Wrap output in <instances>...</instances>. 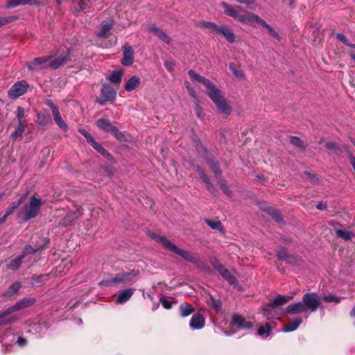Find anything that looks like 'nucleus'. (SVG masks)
<instances>
[{
    "label": "nucleus",
    "mask_w": 355,
    "mask_h": 355,
    "mask_svg": "<svg viewBox=\"0 0 355 355\" xmlns=\"http://www.w3.org/2000/svg\"><path fill=\"white\" fill-rule=\"evenodd\" d=\"M149 236L156 242L161 244L166 250L173 252L174 253L181 256L189 261L193 263L196 261V257L192 253L180 249L178 246L168 241L166 237L157 235L155 233H150Z\"/></svg>",
    "instance_id": "obj_2"
},
{
    "label": "nucleus",
    "mask_w": 355,
    "mask_h": 355,
    "mask_svg": "<svg viewBox=\"0 0 355 355\" xmlns=\"http://www.w3.org/2000/svg\"><path fill=\"white\" fill-rule=\"evenodd\" d=\"M29 85L26 80L17 81L8 90V96L10 98L16 99L24 95Z\"/></svg>",
    "instance_id": "obj_9"
},
{
    "label": "nucleus",
    "mask_w": 355,
    "mask_h": 355,
    "mask_svg": "<svg viewBox=\"0 0 355 355\" xmlns=\"http://www.w3.org/2000/svg\"><path fill=\"white\" fill-rule=\"evenodd\" d=\"M198 175H200L202 180L207 184L208 189H211V184H210L209 180L208 177L205 175L204 171L200 168H198L197 169Z\"/></svg>",
    "instance_id": "obj_41"
},
{
    "label": "nucleus",
    "mask_w": 355,
    "mask_h": 355,
    "mask_svg": "<svg viewBox=\"0 0 355 355\" xmlns=\"http://www.w3.org/2000/svg\"><path fill=\"white\" fill-rule=\"evenodd\" d=\"M189 326L193 329H201L205 326V318L202 314L197 313L193 315Z\"/></svg>",
    "instance_id": "obj_19"
},
{
    "label": "nucleus",
    "mask_w": 355,
    "mask_h": 355,
    "mask_svg": "<svg viewBox=\"0 0 355 355\" xmlns=\"http://www.w3.org/2000/svg\"><path fill=\"white\" fill-rule=\"evenodd\" d=\"M48 243L49 239L44 238L42 240V245H39L35 248H33L31 245H27L25 246L23 254L21 255H24V257H25L26 254L36 253L38 251L42 250L44 245H46Z\"/></svg>",
    "instance_id": "obj_23"
},
{
    "label": "nucleus",
    "mask_w": 355,
    "mask_h": 355,
    "mask_svg": "<svg viewBox=\"0 0 355 355\" xmlns=\"http://www.w3.org/2000/svg\"><path fill=\"white\" fill-rule=\"evenodd\" d=\"M35 302V299L29 297L24 298L17 302L15 305L10 308L15 312L21 309L27 308L33 305Z\"/></svg>",
    "instance_id": "obj_21"
},
{
    "label": "nucleus",
    "mask_w": 355,
    "mask_h": 355,
    "mask_svg": "<svg viewBox=\"0 0 355 355\" xmlns=\"http://www.w3.org/2000/svg\"><path fill=\"white\" fill-rule=\"evenodd\" d=\"M277 256L279 259L286 260L288 257L287 250L286 248H282L277 252Z\"/></svg>",
    "instance_id": "obj_46"
},
{
    "label": "nucleus",
    "mask_w": 355,
    "mask_h": 355,
    "mask_svg": "<svg viewBox=\"0 0 355 355\" xmlns=\"http://www.w3.org/2000/svg\"><path fill=\"white\" fill-rule=\"evenodd\" d=\"M21 288V284L19 282H16L13 283L9 288H8L6 295L11 296L15 294Z\"/></svg>",
    "instance_id": "obj_37"
},
{
    "label": "nucleus",
    "mask_w": 355,
    "mask_h": 355,
    "mask_svg": "<svg viewBox=\"0 0 355 355\" xmlns=\"http://www.w3.org/2000/svg\"><path fill=\"white\" fill-rule=\"evenodd\" d=\"M113 26L112 21L102 23L101 24L99 31L97 33V35L100 37H106L108 36L110 30Z\"/></svg>",
    "instance_id": "obj_28"
},
{
    "label": "nucleus",
    "mask_w": 355,
    "mask_h": 355,
    "mask_svg": "<svg viewBox=\"0 0 355 355\" xmlns=\"http://www.w3.org/2000/svg\"><path fill=\"white\" fill-rule=\"evenodd\" d=\"M180 312L182 317H187L194 312L193 306L187 303H182L180 305Z\"/></svg>",
    "instance_id": "obj_32"
},
{
    "label": "nucleus",
    "mask_w": 355,
    "mask_h": 355,
    "mask_svg": "<svg viewBox=\"0 0 355 355\" xmlns=\"http://www.w3.org/2000/svg\"><path fill=\"white\" fill-rule=\"evenodd\" d=\"M210 167L213 171V173L216 175V176H220V171L218 166V164L215 162H211L210 163Z\"/></svg>",
    "instance_id": "obj_49"
},
{
    "label": "nucleus",
    "mask_w": 355,
    "mask_h": 355,
    "mask_svg": "<svg viewBox=\"0 0 355 355\" xmlns=\"http://www.w3.org/2000/svg\"><path fill=\"white\" fill-rule=\"evenodd\" d=\"M232 324L239 329H250L252 327L250 322L247 321L244 318L238 314H234L232 316Z\"/></svg>",
    "instance_id": "obj_18"
},
{
    "label": "nucleus",
    "mask_w": 355,
    "mask_h": 355,
    "mask_svg": "<svg viewBox=\"0 0 355 355\" xmlns=\"http://www.w3.org/2000/svg\"><path fill=\"white\" fill-rule=\"evenodd\" d=\"M235 1H237L238 3H244L246 5H250V4L253 3V1L252 0H235Z\"/></svg>",
    "instance_id": "obj_63"
},
{
    "label": "nucleus",
    "mask_w": 355,
    "mask_h": 355,
    "mask_svg": "<svg viewBox=\"0 0 355 355\" xmlns=\"http://www.w3.org/2000/svg\"><path fill=\"white\" fill-rule=\"evenodd\" d=\"M207 304L215 309V310L218 312L221 309V302L220 301L215 299L213 297H210L209 299L207 300Z\"/></svg>",
    "instance_id": "obj_38"
},
{
    "label": "nucleus",
    "mask_w": 355,
    "mask_h": 355,
    "mask_svg": "<svg viewBox=\"0 0 355 355\" xmlns=\"http://www.w3.org/2000/svg\"><path fill=\"white\" fill-rule=\"evenodd\" d=\"M24 258V255H20L18 257L13 259L9 263L8 266V268L12 270L18 269Z\"/></svg>",
    "instance_id": "obj_34"
},
{
    "label": "nucleus",
    "mask_w": 355,
    "mask_h": 355,
    "mask_svg": "<svg viewBox=\"0 0 355 355\" xmlns=\"http://www.w3.org/2000/svg\"><path fill=\"white\" fill-rule=\"evenodd\" d=\"M123 75V71L115 70L112 73L107 76V79L114 85H119L121 82L122 76Z\"/></svg>",
    "instance_id": "obj_29"
},
{
    "label": "nucleus",
    "mask_w": 355,
    "mask_h": 355,
    "mask_svg": "<svg viewBox=\"0 0 355 355\" xmlns=\"http://www.w3.org/2000/svg\"><path fill=\"white\" fill-rule=\"evenodd\" d=\"M14 311L9 307L0 313V326L12 324L16 322L19 318L12 315Z\"/></svg>",
    "instance_id": "obj_15"
},
{
    "label": "nucleus",
    "mask_w": 355,
    "mask_h": 355,
    "mask_svg": "<svg viewBox=\"0 0 355 355\" xmlns=\"http://www.w3.org/2000/svg\"><path fill=\"white\" fill-rule=\"evenodd\" d=\"M221 189L223 191V192L227 194V196L231 195V191L229 189V188L225 186V184L221 185Z\"/></svg>",
    "instance_id": "obj_60"
},
{
    "label": "nucleus",
    "mask_w": 355,
    "mask_h": 355,
    "mask_svg": "<svg viewBox=\"0 0 355 355\" xmlns=\"http://www.w3.org/2000/svg\"><path fill=\"white\" fill-rule=\"evenodd\" d=\"M83 214L82 207H79L77 209L76 212L69 213L68 214L64 219L63 225H68L70 224L73 220Z\"/></svg>",
    "instance_id": "obj_31"
},
{
    "label": "nucleus",
    "mask_w": 355,
    "mask_h": 355,
    "mask_svg": "<svg viewBox=\"0 0 355 355\" xmlns=\"http://www.w3.org/2000/svg\"><path fill=\"white\" fill-rule=\"evenodd\" d=\"M292 299V296H285L282 295H277L272 301H271L263 309V314L269 319V312L275 310L280 305L288 302Z\"/></svg>",
    "instance_id": "obj_10"
},
{
    "label": "nucleus",
    "mask_w": 355,
    "mask_h": 355,
    "mask_svg": "<svg viewBox=\"0 0 355 355\" xmlns=\"http://www.w3.org/2000/svg\"><path fill=\"white\" fill-rule=\"evenodd\" d=\"M148 30L150 32L153 33L157 37H158V35H159L160 32L162 31L159 28L157 27L155 24L149 25L148 27Z\"/></svg>",
    "instance_id": "obj_48"
},
{
    "label": "nucleus",
    "mask_w": 355,
    "mask_h": 355,
    "mask_svg": "<svg viewBox=\"0 0 355 355\" xmlns=\"http://www.w3.org/2000/svg\"><path fill=\"white\" fill-rule=\"evenodd\" d=\"M140 82L141 79L139 76H133L127 81L125 85V89L129 92H132L139 87Z\"/></svg>",
    "instance_id": "obj_25"
},
{
    "label": "nucleus",
    "mask_w": 355,
    "mask_h": 355,
    "mask_svg": "<svg viewBox=\"0 0 355 355\" xmlns=\"http://www.w3.org/2000/svg\"><path fill=\"white\" fill-rule=\"evenodd\" d=\"M289 141L291 144L300 149H304L306 148L304 141L298 137L291 136Z\"/></svg>",
    "instance_id": "obj_36"
},
{
    "label": "nucleus",
    "mask_w": 355,
    "mask_h": 355,
    "mask_svg": "<svg viewBox=\"0 0 355 355\" xmlns=\"http://www.w3.org/2000/svg\"><path fill=\"white\" fill-rule=\"evenodd\" d=\"M206 223L212 229L222 230L220 221L207 220Z\"/></svg>",
    "instance_id": "obj_43"
},
{
    "label": "nucleus",
    "mask_w": 355,
    "mask_h": 355,
    "mask_svg": "<svg viewBox=\"0 0 355 355\" xmlns=\"http://www.w3.org/2000/svg\"><path fill=\"white\" fill-rule=\"evenodd\" d=\"M111 134L121 141L125 140V135L123 132H120L116 127L112 129Z\"/></svg>",
    "instance_id": "obj_42"
},
{
    "label": "nucleus",
    "mask_w": 355,
    "mask_h": 355,
    "mask_svg": "<svg viewBox=\"0 0 355 355\" xmlns=\"http://www.w3.org/2000/svg\"><path fill=\"white\" fill-rule=\"evenodd\" d=\"M161 303H162V305L163 306V307L166 309H169L172 306V302L164 300V299H161Z\"/></svg>",
    "instance_id": "obj_53"
},
{
    "label": "nucleus",
    "mask_w": 355,
    "mask_h": 355,
    "mask_svg": "<svg viewBox=\"0 0 355 355\" xmlns=\"http://www.w3.org/2000/svg\"><path fill=\"white\" fill-rule=\"evenodd\" d=\"M285 313L288 315L304 313L306 318L309 317V314L307 313L304 306L302 301L293 303L288 305L285 310Z\"/></svg>",
    "instance_id": "obj_16"
},
{
    "label": "nucleus",
    "mask_w": 355,
    "mask_h": 355,
    "mask_svg": "<svg viewBox=\"0 0 355 355\" xmlns=\"http://www.w3.org/2000/svg\"><path fill=\"white\" fill-rule=\"evenodd\" d=\"M188 74L195 83H202L206 88V93L218 110L224 114H230L232 109L222 92L209 79L190 69Z\"/></svg>",
    "instance_id": "obj_1"
},
{
    "label": "nucleus",
    "mask_w": 355,
    "mask_h": 355,
    "mask_svg": "<svg viewBox=\"0 0 355 355\" xmlns=\"http://www.w3.org/2000/svg\"><path fill=\"white\" fill-rule=\"evenodd\" d=\"M42 205V199L40 197L33 196L31 198L29 204L25 207L21 212V216L25 220H28L35 218L40 210Z\"/></svg>",
    "instance_id": "obj_6"
},
{
    "label": "nucleus",
    "mask_w": 355,
    "mask_h": 355,
    "mask_svg": "<svg viewBox=\"0 0 355 355\" xmlns=\"http://www.w3.org/2000/svg\"><path fill=\"white\" fill-rule=\"evenodd\" d=\"M157 37H159L160 40H162L166 44H169L171 42V38L169 37V36L163 31L160 32Z\"/></svg>",
    "instance_id": "obj_50"
},
{
    "label": "nucleus",
    "mask_w": 355,
    "mask_h": 355,
    "mask_svg": "<svg viewBox=\"0 0 355 355\" xmlns=\"http://www.w3.org/2000/svg\"><path fill=\"white\" fill-rule=\"evenodd\" d=\"M140 277L139 270H133L130 272H122L118 273L114 277L101 282V285L109 286L116 284H132L136 282Z\"/></svg>",
    "instance_id": "obj_3"
},
{
    "label": "nucleus",
    "mask_w": 355,
    "mask_h": 355,
    "mask_svg": "<svg viewBox=\"0 0 355 355\" xmlns=\"http://www.w3.org/2000/svg\"><path fill=\"white\" fill-rule=\"evenodd\" d=\"M302 302L309 315L315 312L322 306L321 297L315 292L305 293L302 297Z\"/></svg>",
    "instance_id": "obj_4"
},
{
    "label": "nucleus",
    "mask_w": 355,
    "mask_h": 355,
    "mask_svg": "<svg viewBox=\"0 0 355 355\" xmlns=\"http://www.w3.org/2000/svg\"><path fill=\"white\" fill-rule=\"evenodd\" d=\"M26 126L27 124L25 122H18L17 127L15 132L12 134V137L15 139L21 137L23 132L25 131Z\"/></svg>",
    "instance_id": "obj_33"
},
{
    "label": "nucleus",
    "mask_w": 355,
    "mask_h": 355,
    "mask_svg": "<svg viewBox=\"0 0 355 355\" xmlns=\"http://www.w3.org/2000/svg\"><path fill=\"white\" fill-rule=\"evenodd\" d=\"M317 209H320V210H324L327 208V205L324 204V203H322V202H319L317 206H316Z\"/></svg>",
    "instance_id": "obj_64"
},
{
    "label": "nucleus",
    "mask_w": 355,
    "mask_h": 355,
    "mask_svg": "<svg viewBox=\"0 0 355 355\" xmlns=\"http://www.w3.org/2000/svg\"><path fill=\"white\" fill-rule=\"evenodd\" d=\"M270 327L268 323L264 326L259 327L257 334L263 338H268L270 336Z\"/></svg>",
    "instance_id": "obj_35"
},
{
    "label": "nucleus",
    "mask_w": 355,
    "mask_h": 355,
    "mask_svg": "<svg viewBox=\"0 0 355 355\" xmlns=\"http://www.w3.org/2000/svg\"><path fill=\"white\" fill-rule=\"evenodd\" d=\"M205 26L208 28H210L214 33L223 35L229 42H234V33H233L232 30L227 26L223 25L218 26L214 23L208 22L206 24Z\"/></svg>",
    "instance_id": "obj_7"
},
{
    "label": "nucleus",
    "mask_w": 355,
    "mask_h": 355,
    "mask_svg": "<svg viewBox=\"0 0 355 355\" xmlns=\"http://www.w3.org/2000/svg\"><path fill=\"white\" fill-rule=\"evenodd\" d=\"M326 147L330 150H335L336 148V145L333 142H328L326 144Z\"/></svg>",
    "instance_id": "obj_61"
},
{
    "label": "nucleus",
    "mask_w": 355,
    "mask_h": 355,
    "mask_svg": "<svg viewBox=\"0 0 355 355\" xmlns=\"http://www.w3.org/2000/svg\"><path fill=\"white\" fill-rule=\"evenodd\" d=\"M92 147L97 150L100 154H101L104 157L107 159H112V155L102 146V145L95 141V139L93 138L89 142Z\"/></svg>",
    "instance_id": "obj_27"
},
{
    "label": "nucleus",
    "mask_w": 355,
    "mask_h": 355,
    "mask_svg": "<svg viewBox=\"0 0 355 355\" xmlns=\"http://www.w3.org/2000/svg\"><path fill=\"white\" fill-rule=\"evenodd\" d=\"M134 288H126L119 292L116 302L118 304H123L126 302L132 295Z\"/></svg>",
    "instance_id": "obj_24"
},
{
    "label": "nucleus",
    "mask_w": 355,
    "mask_h": 355,
    "mask_svg": "<svg viewBox=\"0 0 355 355\" xmlns=\"http://www.w3.org/2000/svg\"><path fill=\"white\" fill-rule=\"evenodd\" d=\"M13 20V17H1L0 18V27L4 24H6Z\"/></svg>",
    "instance_id": "obj_54"
},
{
    "label": "nucleus",
    "mask_w": 355,
    "mask_h": 355,
    "mask_svg": "<svg viewBox=\"0 0 355 355\" xmlns=\"http://www.w3.org/2000/svg\"><path fill=\"white\" fill-rule=\"evenodd\" d=\"M323 300L327 302H335L339 303L341 301V298L333 295H324Z\"/></svg>",
    "instance_id": "obj_44"
},
{
    "label": "nucleus",
    "mask_w": 355,
    "mask_h": 355,
    "mask_svg": "<svg viewBox=\"0 0 355 355\" xmlns=\"http://www.w3.org/2000/svg\"><path fill=\"white\" fill-rule=\"evenodd\" d=\"M15 211V207H8L6 211V213L5 214L3 215V216H5L6 218L13 213V211Z\"/></svg>",
    "instance_id": "obj_59"
},
{
    "label": "nucleus",
    "mask_w": 355,
    "mask_h": 355,
    "mask_svg": "<svg viewBox=\"0 0 355 355\" xmlns=\"http://www.w3.org/2000/svg\"><path fill=\"white\" fill-rule=\"evenodd\" d=\"M70 58L68 48H60L55 53L48 56L49 66L52 69H58L65 64Z\"/></svg>",
    "instance_id": "obj_5"
},
{
    "label": "nucleus",
    "mask_w": 355,
    "mask_h": 355,
    "mask_svg": "<svg viewBox=\"0 0 355 355\" xmlns=\"http://www.w3.org/2000/svg\"><path fill=\"white\" fill-rule=\"evenodd\" d=\"M164 64L166 69L169 71H172L174 69V64L172 62L165 61Z\"/></svg>",
    "instance_id": "obj_56"
},
{
    "label": "nucleus",
    "mask_w": 355,
    "mask_h": 355,
    "mask_svg": "<svg viewBox=\"0 0 355 355\" xmlns=\"http://www.w3.org/2000/svg\"><path fill=\"white\" fill-rule=\"evenodd\" d=\"M21 5L37 6L39 5V1L37 0H8L6 8H12Z\"/></svg>",
    "instance_id": "obj_20"
},
{
    "label": "nucleus",
    "mask_w": 355,
    "mask_h": 355,
    "mask_svg": "<svg viewBox=\"0 0 355 355\" xmlns=\"http://www.w3.org/2000/svg\"><path fill=\"white\" fill-rule=\"evenodd\" d=\"M302 319L301 317H297L293 321H291L287 325L284 326L282 329L283 332H291L296 330L298 327L302 324Z\"/></svg>",
    "instance_id": "obj_30"
},
{
    "label": "nucleus",
    "mask_w": 355,
    "mask_h": 355,
    "mask_svg": "<svg viewBox=\"0 0 355 355\" xmlns=\"http://www.w3.org/2000/svg\"><path fill=\"white\" fill-rule=\"evenodd\" d=\"M336 36H337V38L340 42H342L343 44H345L347 46H351L355 49V44H352L351 43H349L348 40L347 39V37L343 34L338 33V34H337Z\"/></svg>",
    "instance_id": "obj_45"
},
{
    "label": "nucleus",
    "mask_w": 355,
    "mask_h": 355,
    "mask_svg": "<svg viewBox=\"0 0 355 355\" xmlns=\"http://www.w3.org/2000/svg\"><path fill=\"white\" fill-rule=\"evenodd\" d=\"M189 95L196 100V101H198V99L197 98L196 92L193 87L189 88V90H187Z\"/></svg>",
    "instance_id": "obj_57"
},
{
    "label": "nucleus",
    "mask_w": 355,
    "mask_h": 355,
    "mask_svg": "<svg viewBox=\"0 0 355 355\" xmlns=\"http://www.w3.org/2000/svg\"><path fill=\"white\" fill-rule=\"evenodd\" d=\"M30 71H35L50 67L48 56L35 58L33 61L26 63Z\"/></svg>",
    "instance_id": "obj_13"
},
{
    "label": "nucleus",
    "mask_w": 355,
    "mask_h": 355,
    "mask_svg": "<svg viewBox=\"0 0 355 355\" xmlns=\"http://www.w3.org/2000/svg\"><path fill=\"white\" fill-rule=\"evenodd\" d=\"M134 62V50L132 47L128 44L123 46V56L121 60L122 64L125 66H130Z\"/></svg>",
    "instance_id": "obj_17"
},
{
    "label": "nucleus",
    "mask_w": 355,
    "mask_h": 355,
    "mask_svg": "<svg viewBox=\"0 0 355 355\" xmlns=\"http://www.w3.org/2000/svg\"><path fill=\"white\" fill-rule=\"evenodd\" d=\"M80 10L85 12H89L91 8V3L89 0H78Z\"/></svg>",
    "instance_id": "obj_39"
},
{
    "label": "nucleus",
    "mask_w": 355,
    "mask_h": 355,
    "mask_svg": "<svg viewBox=\"0 0 355 355\" xmlns=\"http://www.w3.org/2000/svg\"><path fill=\"white\" fill-rule=\"evenodd\" d=\"M272 217L277 222H279L282 220L281 215L278 211H272L270 213Z\"/></svg>",
    "instance_id": "obj_55"
},
{
    "label": "nucleus",
    "mask_w": 355,
    "mask_h": 355,
    "mask_svg": "<svg viewBox=\"0 0 355 355\" xmlns=\"http://www.w3.org/2000/svg\"><path fill=\"white\" fill-rule=\"evenodd\" d=\"M148 30L150 32L153 33L157 37H158V35H159L160 32L162 31L159 28L157 27L155 24L149 25L148 27Z\"/></svg>",
    "instance_id": "obj_47"
},
{
    "label": "nucleus",
    "mask_w": 355,
    "mask_h": 355,
    "mask_svg": "<svg viewBox=\"0 0 355 355\" xmlns=\"http://www.w3.org/2000/svg\"><path fill=\"white\" fill-rule=\"evenodd\" d=\"M17 344L20 347H24L27 344V341L25 338L19 336L17 339Z\"/></svg>",
    "instance_id": "obj_58"
},
{
    "label": "nucleus",
    "mask_w": 355,
    "mask_h": 355,
    "mask_svg": "<svg viewBox=\"0 0 355 355\" xmlns=\"http://www.w3.org/2000/svg\"><path fill=\"white\" fill-rule=\"evenodd\" d=\"M52 114L54 119V121L57 123V125L63 130L67 131L68 129L67 125L64 122V121L62 119L60 113L59 112L58 108L56 106L52 105Z\"/></svg>",
    "instance_id": "obj_22"
},
{
    "label": "nucleus",
    "mask_w": 355,
    "mask_h": 355,
    "mask_svg": "<svg viewBox=\"0 0 355 355\" xmlns=\"http://www.w3.org/2000/svg\"><path fill=\"white\" fill-rule=\"evenodd\" d=\"M336 234L338 236L343 239L345 241L351 239V238L353 236V234L351 232H347L342 230H336Z\"/></svg>",
    "instance_id": "obj_40"
},
{
    "label": "nucleus",
    "mask_w": 355,
    "mask_h": 355,
    "mask_svg": "<svg viewBox=\"0 0 355 355\" xmlns=\"http://www.w3.org/2000/svg\"><path fill=\"white\" fill-rule=\"evenodd\" d=\"M79 132L85 137L88 143L94 138V137L85 130L80 129Z\"/></svg>",
    "instance_id": "obj_52"
},
{
    "label": "nucleus",
    "mask_w": 355,
    "mask_h": 355,
    "mask_svg": "<svg viewBox=\"0 0 355 355\" xmlns=\"http://www.w3.org/2000/svg\"><path fill=\"white\" fill-rule=\"evenodd\" d=\"M24 115H25V112H24V108L21 107H17V114L18 122H24L22 121V119L24 117Z\"/></svg>",
    "instance_id": "obj_51"
},
{
    "label": "nucleus",
    "mask_w": 355,
    "mask_h": 355,
    "mask_svg": "<svg viewBox=\"0 0 355 355\" xmlns=\"http://www.w3.org/2000/svg\"><path fill=\"white\" fill-rule=\"evenodd\" d=\"M96 125L101 130H103L110 133H111L112 129L115 128V126L112 124L110 121L105 119H99L98 120H97L96 122Z\"/></svg>",
    "instance_id": "obj_26"
},
{
    "label": "nucleus",
    "mask_w": 355,
    "mask_h": 355,
    "mask_svg": "<svg viewBox=\"0 0 355 355\" xmlns=\"http://www.w3.org/2000/svg\"><path fill=\"white\" fill-rule=\"evenodd\" d=\"M349 162L353 168L355 167V157L352 153H349Z\"/></svg>",
    "instance_id": "obj_62"
},
{
    "label": "nucleus",
    "mask_w": 355,
    "mask_h": 355,
    "mask_svg": "<svg viewBox=\"0 0 355 355\" xmlns=\"http://www.w3.org/2000/svg\"><path fill=\"white\" fill-rule=\"evenodd\" d=\"M214 267L218 271L220 275L230 284L236 285L237 280L235 277V271L226 269L217 261L213 262Z\"/></svg>",
    "instance_id": "obj_12"
},
{
    "label": "nucleus",
    "mask_w": 355,
    "mask_h": 355,
    "mask_svg": "<svg viewBox=\"0 0 355 355\" xmlns=\"http://www.w3.org/2000/svg\"><path fill=\"white\" fill-rule=\"evenodd\" d=\"M221 6L224 8V12L227 15L241 23L244 21L245 10L239 6H232L225 2H223Z\"/></svg>",
    "instance_id": "obj_8"
},
{
    "label": "nucleus",
    "mask_w": 355,
    "mask_h": 355,
    "mask_svg": "<svg viewBox=\"0 0 355 355\" xmlns=\"http://www.w3.org/2000/svg\"><path fill=\"white\" fill-rule=\"evenodd\" d=\"M116 92L109 85L103 84L101 88L100 98L97 99L99 105H104L106 102L113 101L116 99Z\"/></svg>",
    "instance_id": "obj_11"
},
{
    "label": "nucleus",
    "mask_w": 355,
    "mask_h": 355,
    "mask_svg": "<svg viewBox=\"0 0 355 355\" xmlns=\"http://www.w3.org/2000/svg\"><path fill=\"white\" fill-rule=\"evenodd\" d=\"M244 21L242 23L243 24H248L250 25H254L255 24H259L263 27H265L268 29L270 33H274L273 28L268 25L263 19L260 18L258 15L254 14V13H248L246 11L245 12L244 15Z\"/></svg>",
    "instance_id": "obj_14"
}]
</instances>
